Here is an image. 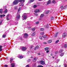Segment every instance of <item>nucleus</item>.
<instances>
[{"instance_id": "nucleus-1", "label": "nucleus", "mask_w": 67, "mask_h": 67, "mask_svg": "<svg viewBox=\"0 0 67 67\" xmlns=\"http://www.w3.org/2000/svg\"><path fill=\"white\" fill-rule=\"evenodd\" d=\"M25 1L24 0H15L13 2V4L14 5H16L19 2H21V4H20V6H23L24 4L23 3Z\"/></svg>"}, {"instance_id": "nucleus-2", "label": "nucleus", "mask_w": 67, "mask_h": 67, "mask_svg": "<svg viewBox=\"0 0 67 67\" xmlns=\"http://www.w3.org/2000/svg\"><path fill=\"white\" fill-rule=\"evenodd\" d=\"M29 35L27 33H25L24 34V38H26L28 37Z\"/></svg>"}, {"instance_id": "nucleus-3", "label": "nucleus", "mask_w": 67, "mask_h": 67, "mask_svg": "<svg viewBox=\"0 0 67 67\" xmlns=\"http://www.w3.org/2000/svg\"><path fill=\"white\" fill-rule=\"evenodd\" d=\"M22 18H23L24 20H26L27 19V16L26 15H24L22 16Z\"/></svg>"}, {"instance_id": "nucleus-4", "label": "nucleus", "mask_w": 67, "mask_h": 67, "mask_svg": "<svg viewBox=\"0 0 67 67\" xmlns=\"http://www.w3.org/2000/svg\"><path fill=\"white\" fill-rule=\"evenodd\" d=\"M40 63L42 65H44V64H45V62H44V61L43 60H41Z\"/></svg>"}, {"instance_id": "nucleus-5", "label": "nucleus", "mask_w": 67, "mask_h": 67, "mask_svg": "<svg viewBox=\"0 0 67 67\" xmlns=\"http://www.w3.org/2000/svg\"><path fill=\"white\" fill-rule=\"evenodd\" d=\"M16 18L17 19V20H16V21H18V19H19V18H20V15L19 14L17 15L16 17Z\"/></svg>"}, {"instance_id": "nucleus-6", "label": "nucleus", "mask_w": 67, "mask_h": 67, "mask_svg": "<svg viewBox=\"0 0 67 67\" xmlns=\"http://www.w3.org/2000/svg\"><path fill=\"white\" fill-rule=\"evenodd\" d=\"M21 49L23 51H26V50L27 48L26 47H22Z\"/></svg>"}, {"instance_id": "nucleus-7", "label": "nucleus", "mask_w": 67, "mask_h": 67, "mask_svg": "<svg viewBox=\"0 0 67 67\" xmlns=\"http://www.w3.org/2000/svg\"><path fill=\"white\" fill-rule=\"evenodd\" d=\"M66 33H64L63 34L62 37H66Z\"/></svg>"}, {"instance_id": "nucleus-8", "label": "nucleus", "mask_w": 67, "mask_h": 67, "mask_svg": "<svg viewBox=\"0 0 67 67\" xmlns=\"http://www.w3.org/2000/svg\"><path fill=\"white\" fill-rule=\"evenodd\" d=\"M58 32H57L54 35V37H57V36L58 35Z\"/></svg>"}, {"instance_id": "nucleus-9", "label": "nucleus", "mask_w": 67, "mask_h": 67, "mask_svg": "<svg viewBox=\"0 0 67 67\" xmlns=\"http://www.w3.org/2000/svg\"><path fill=\"white\" fill-rule=\"evenodd\" d=\"M42 37L43 38H48V37L46 35L43 36Z\"/></svg>"}, {"instance_id": "nucleus-10", "label": "nucleus", "mask_w": 67, "mask_h": 67, "mask_svg": "<svg viewBox=\"0 0 67 67\" xmlns=\"http://www.w3.org/2000/svg\"><path fill=\"white\" fill-rule=\"evenodd\" d=\"M49 49V48L48 47H46L44 49V50L45 51H47V50H48Z\"/></svg>"}, {"instance_id": "nucleus-11", "label": "nucleus", "mask_w": 67, "mask_h": 67, "mask_svg": "<svg viewBox=\"0 0 67 67\" xmlns=\"http://www.w3.org/2000/svg\"><path fill=\"white\" fill-rule=\"evenodd\" d=\"M40 10L38 9H36L35 10V12H36V13H38V12H40Z\"/></svg>"}, {"instance_id": "nucleus-12", "label": "nucleus", "mask_w": 67, "mask_h": 67, "mask_svg": "<svg viewBox=\"0 0 67 67\" xmlns=\"http://www.w3.org/2000/svg\"><path fill=\"white\" fill-rule=\"evenodd\" d=\"M5 16V15L4 14L0 15V17L1 18H3V17H4V16Z\"/></svg>"}, {"instance_id": "nucleus-13", "label": "nucleus", "mask_w": 67, "mask_h": 67, "mask_svg": "<svg viewBox=\"0 0 67 67\" xmlns=\"http://www.w3.org/2000/svg\"><path fill=\"white\" fill-rule=\"evenodd\" d=\"M18 58H20V59H22V58H23V56L21 55L18 56Z\"/></svg>"}, {"instance_id": "nucleus-14", "label": "nucleus", "mask_w": 67, "mask_h": 67, "mask_svg": "<svg viewBox=\"0 0 67 67\" xmlns=\"http://www.w3.org/2000/svg\"><path fill=\"white\" fill-rule=\"evenodd\" d=\"M38 48H39V46H37L35 48H34V50H36V49H38Z\"/></svg>"}, {"instance_id": "nucleus-15", "label": "nucleus", "mask_w": 67, "mask_h": 67, "mask_svg": "<svg viewBox=\"0 0 67 67\" xmlns=\"http://www.w3.org/2000/svg\"><path fill=\"white\" fill-rule=\"evenodd\" d=\"M64 51V50L62 49H60L59 51V53H61Z\"/></svg>"}, {"instance_id": "nucleus-16", "label": "nucleus", "mask_w": 67, "mask_h": 67, "mask_svg": "<svg viewBox=\"0 0 67 67\" xmlns=\"http://www.w3.org/2000/svg\"><path fill=\"white\" fill-rule=\"evenodd\" d=\"M11 66L12 67H14V66H15V64L14 63H12L11 64Z\"/></svg>"}, {"instance_id": "nucleus-17", "label": "nucleus", "mask_w": 67, "mask_h": 67, "mask_svg": "<svg viewBox=\"0 0 67 67\" xmlns=\"http://www.w3.org/2000/svg\"><path fill=\"white\" fill-rule=\"evenodd\" d=\"M51 3V0H49L48 1L47 3V5H48V4H50Z\"/></svg>"}, {"instance_id": "nucleus-18", "label": "nucleus", "mask_w": 67, "mask_h": 67, "mask_svg": "<svg viewBox=\"0 0 67 67\" xmlns=\"http://www.w3.org/2000/svg\"><path fill=\"white\" fill-rule=\"evenodd\" d=\"M64 53H60V56H64Z\"/></svg>"}, {"instance_id": "nucleus-19", "label": "nucleus", "mask_w": 67, "mask_h": 67, "mask_svg": "<svg viewBox=\"0 0 67 67\" xmlns=\"http://www.w3.org/2000/svg\"><path fill=\"white\" fill-rule=\"evenodd\" d=\"M7 12H8V10H7V9H6L4 12L3 13H7Z\"/></svg>"}, {"instance_id": "nucleus-20", "label": "nucleus", "mask_w": 67, "mask_h": 67, "mask_svg": "<svg viewBox=\"0 0 67 67\" xmlns=\"http://www.w3.org/2000/svg\"><path fill=\"white\" fill-rule=\"evenodd\" d=\"M60 8L61 9H65V7H63V5L61 6Z\"/></svg>"}, {"instance_id": "nucleus-21", "label": "nucleus", "mask_w": 67, "mask_h": 67, "mask_svg": "<svg viewBox=\"0 0 67 67\" xmlns=\"http://www.w3.org/2000/svg\"><path fill=\"white\" fill-rule=\"evenodd\" d=\"M52 40H49L48 41L47 43H52Z\"/></svg>"}, {"instance_id": "nucleus-22", "label": "nucleus", "mask_w": 67, "mask_h": 67, "mask_svg": "<svg viewBox=\"0 0 67 67\" xmlns=\"http://www.w3.org/2000/svg\"><path fill=\"white\" fill-rule=\"evenodd\" d=\"M36 34H35V32L33 33L32 34L31 36H34V35H35Z\"/></svg>"}, {"instance_id": "nucleus-23", "label": "nucleus", "mask_w": 67, "mask_h": 67, "mask_svg": "<svg viewBox=\"0 0 67 67\" xmlns=\"http://www.w3.org/2000/svg\"><path fill=\"white\" fill-rule=\"evenodd\" d=\"M36 58H34V59H33L32 60V62H35L36 61Z\"/></svg>"}, {"instance_id": "nucleus-24", "label": "nucleus", "mask_w": 67, "mask_h": 67, "mask_svg": "<svg viewBox=\"0 0 67 67\" xmlns=\"http://www.w3.org/2000/svg\"><path fill=\"white\" fill-rule=\"evenodd\" d=\"M2 47L1 46H0V52H1L2 51Z\"/></svg>"}, {"instance_id": "nucleus-25", "label": "nucleus", "mask_w": 67, "mask_h": 67, "mask_svg": "<svg viewBox=\"0 0 67 67\" xmlns=\"http://www.w3.org/2000/svg\"><path fill=\"white\" fill-rule=\"evenodd\" d=\"M10 63H12V61L13 60V58H10Z\"/></svg>"}, {"instance_id": "nucleus-26", "label": "nucleus", "mask_w": 67, "mask_h": 67, "mask_svg": "<svg viewBox=\"0 0 67 67\" xmlns=\"http://www.w3.org/2000/svg\"><path fill=\"white\" fill-rule=\"evenodd\" d=\"M52 2L53 3H56V2L55 0H53L52 1Z\"/></svg>"}, {"instance_id": "nucleus-27", "label": "nucleus", "mask_w": 67, "mask_h": 67, "mask_svg": "<svg viewBox=\"0 0 67 67\" xmlns=\"http://www.w3.org/2000/svg\"><path fill=\"white\" fill-rule=\"evenodd\" d=\"M44 28H41L40 29V31H44Z\"/></svg>"}, {"instance_id": "nucleus-28", "label": "nucleus", "mask_w": 67, "mask_h": 67, "mask_svg": "<svg viewBox=\"0 0 67 67\" xmlns=\"http://www.w3.org/2000/svg\"><path fill=\"white\" fill-rule=\"evenodd\" d=\"M18 8V7L17 6H15L14 7V9L15 10H17Z\"/></svg>"}, {"instance_id": "nucleus-29", "label": "nucleus", "mask_w": 67, "mask_h": 67, "mask_svg": "<svg viewBox=\"0 0 67 67\" xmlns=\"http://www.w3.org/2000/svg\"><path fill=\"white\" fill-rule=\"evenodd\" d=\"M64 48H66L67 47V44H65L64 45Z\"/></svg>"}, {"instance_id": "nucleus-30", "label": "nucleus", "mask_w": 67, "mask_h": 67, "mask_svg": "<svg viewBox=\"0 0 67 67\" xmlns=\"http://www.w3.org/2000/svg\"><path fill=\"white\" fill-rule=\"evenodd\" d=\"M21 8L19 7V9L18 10V12H20V11L21 10Z\"/></svg>"}, {"instance_id": "nucleus-31", "label": "nucleus", "mask_w": 67, "mask_h": 67, "mask_svg": "<svg viewBox=\"0 0 67 67\" xmlns=\"http://www.w3.org/2000/svg\"><path fill=\"white\" fill-rule=\"evenodd\" d=\"M0 13L1 14L2 13V10L1 9H0Z\"/></svg>"}, {"instance_id": "nucleus-32", "label": "nucleus", "mask_w": 67, "mask_h": 67, "mask_svg": "<svg viewBox=\"0 0 67 67\" xmlns=\"http://www.w3.org/2000/svg\"><path fill=\"white\" fill-rule=\"evenodd\" d=\"M3 37V38H5L6 37V35H3L2 36Z\"/></svg>"}, {"instance_id": "nucleus-33", "label": "nucleus", "mask_w": 67, "mask_h": 67, "mask_svg": "<svg viewBox=\"0 0 67 67\" xmlns=\"http://www.w3.org/2000/svg\"><path fill=\"white\" fill-rule=\"evenodd\" d=\"M44 16V14H42L40 16L41 18H42V17H43Z\"/></svg>"}, {"instance_id": "nucleus-34", "label": "nucleus", "mask_w": 67, "mask_h": 67, "mask_svg": "<svg viewBox=\"0 0 67 67\" xmlns=\"http://www.w3.org/2000/svg\"><path fill=\"white\" fill-rule=\"evenodd\" d=\"M40 34L41 35H43L44 34V32H41L40 33Z\"/></svg>"}, {"instance_id": "nucleus-35", "label": "nucleus", "mask_w": 67, "mask_h": 67, "mask_svg": "<svg viewBox=\"0 0 67 67\" xmlns=\"http://www.w3.org/2000/svg\"><path fill=\"white\" fill-rule=\"evenodd\" d=\"M37 7V6L36 5H34L33 6V8H35Z\"/></svg>"}, {"instance_id": "nucleus-36", "label": "nucleus", "mask_w": 67, "mask_h": 67, "mask_svg": "<svg viewBox=\"0 0 67 67\" xmlns=\"http://www.w3.org/2000/svg\"><path fill=\"white\" fill-rule=\"evenodd\" d=\"M30 2L31 3V2H33L35 0H30Z\"/></svg>"}, {"instance_id": "nucleus-37", "label": "nucleus", "mask_w": 67, "mask_h": 67, "mask_svg": "<svg viewBox=\"0 0 67 67\" xmlns=\"http://www.w3.org/2000/svg\"><path fill=\"white\" fill-rule=\"evenodd\" d=\"M39 38L40 40H42V39H43V38H42V37L41 36L39 37Z\"/></svg>"}, {"instance_id": "nucleus-38", "label": "nucleus", "mask_w": 67, "mask_h": 67, "mask_svg": "<svg viewBox=\"0 0 67 67\" xmlns=\"http://www.w3.org/2000/svg\"><path fill=\"white\" fill-rule=\"evenodd\" d=\"M51 20H53L54 19V17H51Z\"/></svg>"}, {"instance_id": "nucleus-39", "label": "nucleus", "mask_w": 67, "mask_h": 67, "mask_svg": "<svg viewBox=\"0 0 67 67\" xmlns=\"http://www.w3.org/2000/svg\"><path fill=\"white\" fill-rule=\"evenodd\" d=\"M35 30V29L34 28L32 29V30L33 31H34Z\"/></svg>"}, {"instance_id": "nucleus-40", "label": "nucleus", "mask_w": 67, "mask_h": 67, "mask_svg": "<svg viewBox=\"0 0 67 67\" xmlns=\"http://www.w3.org/2000/svg\"><path fill=\"white\" fill-rule=\"evenodd\" d=\"M40 22L38 21L36 22L35 23L36 24H38Z\"/></svg>"}, {"instance_id": "nucleus-41", "label": "nucleus", "mask_w": 67, "mask_h": 67, "mask_svg": "<svg viewBox=\"0 0 67 67\" xmlns=\"http://www.w3.org/2000/svg\"><path fill=\"white\" fill-rule=\"evenodd\" d=\"M59 42V40H58L55 42V43H57Z\"/></svg>"}, {"instance_id": "nucleus-42", "label": "nucleus", "mask_w": 67, "mask_h": 67, "mask_svg": "<svg viewBox=\"0 0 67 67\" xmlns=\"http://www.w3.org/2000/svg\"><path fill=\"white\" fill-rule=\"evenodd\" d=\"M6 19L7 21H9V18L8 17H6Z\"/></svg>"}, {"instance_id": "nucleus-43", "label": "nucleus", "mask_w": 67, "mask_h": 67, "mask_svg": "<svg viewBox=\"0 0 67 67\" xmlns=\"http://www.w3.org/2000/svg\"><path fill=\"white\" fill-rule=\"evenodd\" d=\"M57 53H58V51H56L55 53V55H57Z\"/></svg>"}, {"instance_id": "nucleus-44", "label": "nucleus", "mask_w": 67, "mask_h": 67, "mask_svg": "<svg viewBox=\"0 0 67 67\" xmlns=\"http://www.w3.org/2000/svg\"><path fill=\"white\" fill-rule=\"evenodd\" d=\"M64 67H67V65L66 64H64Z\"/></svg>"}, {"instance_id": "nucleus-45", "label": "nucleus", "mask_w": 67, "mask_h": 67, "mask_svg": "<svg viewBox=\"0 0 67 67\" xmlns=\"http://www.w3.org/2000/svg\"><path fill=\"white\" fill-rule=\"evenodd\" d=\"M49 11H47V12H46V14H48V13H49Z\"/></svg>"}, {"instance_id": "nucleus-46", "label": "nucleus", "mask_w": 67, "mask_h": 67, "mask_svg": "<svg viewBox=\"0 0 67 67\" xmlns=\"http://www.w3.org/2000/svg\"><path fill=\"white\" fill-rule=\"evenodd\" d=\"M9 15H8L7 16H6V18H9Z\"/></svg>"}, {"instance_id": "nucleus-47", "label": "nucleus", "mask_w": 67, "mask_h": 67, "mask_svg": "<svg viewBox=\"0 0 67 67\" xmlns=\"http://www.w3.org/2000/svg\"><path fill=\"white\" fill-rule=\"evenodd\" d=\"M46 27H48V24H47V25H46Z\"/></svg>"}, {"instance_id": "nucleus-48", "label": "nucleus", "mask_w": 67, "mask_h": 67, "mask_svg": "<svg viewBox=\"0 0 67 67\" xmlns=\"http://www.w3.org/2000/svg\"><path fill=\"white\" fill-rule=\"evenodd\" d=\"M32 47L33 46H30V48H32Z\"/></svg>"}, {"instance_id": "nucleus-49", "label": "nucleus", "mask_w": 67, "mask_h": 67, "mask_svg": "<svg viewBox=\"0 0 67 67\" xmlns=\"http://www.w3.org/2000/svg\"><path fill=\"white\" fill-rule=\"evenodd\" d=\"M4 66L5 67H8V65H4Z\"/></svg>"}, {"instance_id": "nucleus-50", "label": "nucleus", "mask_w": 67, "mask_h": 67, "mask_svg": "<svg viewBox=\"0 0 67 67\" xmlns=\"http://www.w3.org/2000/svg\"><path fill=\"white\" fill-rule=\"evenodd\" d=\"M26 67H30V65H28L26 66Z\"/></svg>"}, {"instance_id": "nucleus-51", "label": "nucleus", "mask_w": 67, "mask_h": 67, "mask_svg": "<svg viewBox=\"0 0 67 67\" xmlns=\"http://www.w3.org/2000/svg\"><path fill=\"white\" fill-rule=\"evenodd\" d=\"M35 15H36V16H38V14H37L36 13H35Z\"/></svg>"}, {"instance_id": "nucleus-52", "label": "nucleus", "mask_w": 67, "mask_h": 67, "mask_svg": "<svg viewBox=\"0 0 67 67\" xmlns=\"http://www.w3.org/2000/svg\"><path fill=\"white\" fill-rule=\"evenodd\" d=\"M44 44H47V43L46 42H44L43 43Z\"/></svg>"}, {"instance_id": "nucleus-53", "label": "nucleus", "mask_w": 67, "mask_h": 67, "mask_svg": "<svg viewBox=\"0 0 67 67\" xmlns=\"http://www.w3.org/2000/svg\"><path fill=\"white\" fill-rule=\"evenodd\" d=\"M48 52H49V50H47L46 52L47 53H48Z\"/></svg>"}, {"instance_id": "nucleus-54", "label": "nucleus", "mask_w": 67, "mask_h": 67, "mask_svg": "<svg viewBox=\"0 0 67 67\" xmlns=\"http://www.w3.org/2000/svg\"><path fill=\"white\" fill-rule=\"evenodd\" d=\"M67 5H65L64 7L65 8V9L66 8V7H67Z\"/></svg>"}, {"instance_id": "nucleus-55", "label": "nucleus", "mask_w": 67, "mask_h": 67, "mask_svg": "<svg viewBox=\"0 0 67 67\" xmlns=\"http://www.w3.org/2000/svg\"><path fill=\"white\" fill-rule=\"evenodd\" d=\"M38 55H40V53H37Z\"/></svg>"}, {"instance_id": "nucleus-56", "label": "nucleus", "mask_w": 67, "mask_h": 67, "mask_svg": "<svg viewBox=\"0 0 67 67\" xmlns=\"http://www.w3.org/2000/svg\"><path fill=\"white\" fill-rule=\"evenodd\" d=\"M30 60H31L30 59H29L28 60V62H30Z\"/></svg>"}, {"instance_id": "nucleus-57", "label": "nucleus", "mask_w": 67, "mask_h": 67, "mask_svg": "<svg viewBox=\"0 0 67 67\" xmlns=\"http://www.w3.org/2000/svg\"><path fill=\"white\" fill-rule=\"evenodd\" d=\"M53 53H51V56H53Z\"/></svg>"}, {"instance_id": "nucleus-58", "label": "nucleus", "mask_w": 67, "mask_h": 67, "mask_svg": "<svg viewBox=\"0 0 67 67\" xmlns=\"http://www.w3.org/2000/svg\"><path fill=\"white\" fill-rule=\"evenodd\" d=\"M57 61H58V62H59V59H57Z\"/></svg>"}, {"instance_id": "nucleus-59", "label": "nucleus", "mask_w": 67, "mask_h": 67, "mask_svg": "<svg viewBox=\"0 0 67 67\" xmlns=\"http://www.w3.org/2000/svg\"><path fill=\"white\" fill-rule=\"evenodd\" d=\"M1 24H2V23H1V22L0 21V25H1Z\"/></svg>"}, {"instance_id": "nucleus-60", "label": "nucleus", "mask_w": 67, "mask_h": 67, "mask_svg": "<svg viewBox=\"0 0 67 67\" xmlns=\"http://www.w3.org/2000/svg\"><path fill=\"white\" fill-rule=\"evenodd\" d=\"M31 58H33V57L32 56L31 57Z\"/></svg>"}, {"instance_id": "nucleus-61", "label": "nucleus", "mask_w": 67, "mask_h": 67, "mask_svg": "<svg viewBox=\"0 0 67 67\" xmlns=\"http://www.w3.org/2000/svg\"><path fill=\"white\" fill-rule=\"evenodd\" d=\"M53 58H54V57H53Z\"/></svg>"}, {"instance_id": "nucleus-62", "label": "nucleus", "mask_w": 67, "mask_h": 67, "mask_svg": "<svg viewBox=\"0 0 67 67\" xmlns=\"http://www.w3.org/2000/svg\"><path fill=\"white\" fill-rule=\"evenodd\" d=\"M23 20H24V19H23Z\"/></svg>"}]
</instances>
